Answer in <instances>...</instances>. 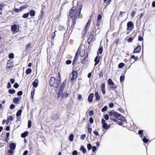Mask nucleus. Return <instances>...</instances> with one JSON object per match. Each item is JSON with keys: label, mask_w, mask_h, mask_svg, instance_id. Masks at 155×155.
<instances>
[{"label": "nucleus", "mask_w": 155, "mask_h": 155, "mask_svg": "<svg viewBox=\"0 0 155 155\" xmlns=\"http://www.w3.org/2000/svg\"><path fill=\"white\" fill-rule=\"evenodd\" d=\"M32 70L31 68H28L27 69L26 71L25 72L26 74H28L31 73Z\"/></svg>", "instance_id": "e433bc0d"}, {"label": "nucleus", "mask_w": 155, "mask_h": 155, "mask_svg": "<svg viewBox=\"0 0 155 155\" xmlns=\"http://www.w3.org/2000/svg\"><path fill=\"white\" fill-rule=\"evenodd\" d=\"M76 78H75V76H72L71 79V83H73L74 82V80L76 79Z\"/></svg>", "instance_id": "e2e57ef3"}, {"label": "nucleus", "mask_w": 155, "mask_h": 155, "mask_svg": "<svg viewBox=\"0 0 155 155\" xmlns=\"http://www.w3.org/2000/svg\"><path fill=\"white\" fill-rule=\"evenodd\" d=\"M67 79H65L62 82L61 84L60 85V87L59 89L60 90V91H63L65 87V86L66 85V84L67 83Z\"/></svg>", "instance_id": "9b49d317"}, {"label": "nucleus", "mask_w": 155, "mask_h": 155, "mask_svg": "<svg viewBox=\"0 0 155 155\" xmlns=\"http://www.w3.org/2000/svg\"><path fill=\"white\" fill-rule=\"evenodd\" d=\"M80 150H82L84 153H85L86 152V150L84 146H81V147Z\"/></svg>", "instance_id": "72a5a7b5"}, {"label": "nucleus", "mask_w": 155, "mask_h": 155, "mask_svg": "<svg viewBox=\"0 0 155 155\" xmlns=\"http://www.w3.org/2000/svg\"><path fill=\"white\" fill-rule=\"evenodd\" d=\"M107 106H104L101 109V111L103 112H104L106 111L107 109Z\"/></svg>", "instance_id": "13d9d810"}, {"label": "nucleus", "mask_w": 155, "mask_h": 155, "mask_svg": "<svg viewBox=\"0 0 155 155\" xmlns=\"http://www.w3.org/2000/svg\"><path fill=\"white\" fill-rule=\"evenodd\" d=\"M31 45V43H28L25 46V48L26 49H27L28 48H29Z\"/></svg>", "instance_id": "69168bd1"}, {"label": "nucleus", "mask_w": 155, "mask_h": 155, "mask_svg": "<svg viewBox=\"0 0 155 155\" xmlns=\"http://www.w3.org/2000/svg\"><path fill=\"white\" fill-rule=\"evenodd\" d=\"M44 14V12L42 10L40 14L39 15V16L38 17L39 18V19H42V18H43V16Z\"/></svg>", "instance_id": "bb28decb"}, {"label": "nucleus", "mask_w": 155, "mask_h": 155, "mask_svg": "<svg viewBox=\"0 0 155 155\" xmlns=\"http://www.w3.org/2000/svg\"><path fill=\"white\" fill-rule=\"evenodd\" d=\"M130 58L131 59H134V61H137L138 60V57L137 56L135 57L134 55H132L130 57Z\"/></svg>", "instance_id": "a19ab883"}, {"label": "nucleus", "mask_w": 155, "mask_h": 155, "mask_svg": "<svg viewBox=\"0 0 155 155\" xmlns=\"http://www.w3.org/2000/svg\"><path fill=\"white\" fill-rule=\"evenodd\" d=\"M79 50H78L75 54V56L72 62V64L74 66L75 65L78 58V52H79Z\"/></svg>", "instance_id": "f8f14e48"}, {"label": "nucleus", "mask_w": 155, "mask_h": 155, "mask_svg": "<svg viewBox=\"0 0 155 155\" xmlns=\"http://www.w3.org/2000/svg\"><path fill=\"white\" fill-rule=\"evenodd\" d=\"M29 15V13L28 12L26 13H25L23 15L22 17L24 18H27L28 17Z\"/></svg>", "instance_id": "de8ad7c7"}, {"label": "nucleus", "mask_w": 155, "mask_h": 155, "mask_svg": "<svg viewBox=\"0 0 155 155\" xmlns=\"http://www.w3.org/2000/svg\"><path fill=\"white\" fill-rule=\"evenodd\" d=\"M110 88L111 90H114V91H115L117 88V87L115 84L114 85H112L111 86H110Z\"/></svg>", "instance_id": "4c0bfd02"}, {"label": "nucleus", "mask_w": 155, "mask_h": 155, "mask_svg": "<svg viewBox=\"0 0 155 155\" xmlns=\"http://www.w3.org/2000/svg\"><path fill=\"white\" fill-rule=\"evenodd\" d=\"M104 118L105 120H107L109 119V115L107 114H106L104 116Z\"/></svg>", "instance_id": "680f3d73"}, {"label": "nucleus", "mask_w": 155, "mask_h": 155, "mask_svg": "<svg viewBox=\"0 0 155 155\" xmlns=\"http://www.w3.org/2000/svg\"><path fill=\"white\" fill-rule=\"evenodd\" d=\"M9 147L10 149L14 150L15 148L16 145L14 143H11L10 144Z\"/></svg>", "instance_id": "b1692460"}, {"label": "nucleus", "mask_w": 155, "mask_h": 155, "mask_svg": "<svg viewBox=\"0 0 155 155\" xmlns=\"http://www.w3.org/2000/svg\"><path fill=\"white\" fill-rule=\"evenodd\" d=\"M61 82L54 77H51L49 80V84L50 86L57 88L59 87Z\"/></svg>", "instance_id": "7ed1b4c3"}, {"label": "nucleus", "mask_w": 155, "mask_h": 155, "mask_svg": "<svg viewBox=\"0 0 155 155\" xmlns=\"http://www.w3.org/2000/svg\"><path fill=\"white\" fill-rule=\"evenodd\" d=\"M104 74V72L102 71H101L100 73L99 74V78H103V75Z\"/></svg>", "instance_id": "c03bdc74"}, {"label": "nucleus", "mask_w": 155, "mask_h": 155, "mask_svg": "<svg viewBox=\"0 0 155 155\" xmlns=\"http://www.w3.org/2000/svg\"><path fill=\"white\" fill-rule=\"evenodd\" d=\"M57 79L61 82V76L59 72L58 73Z\"/></svg>", "instance_id": "5fc2aeb1"}, {"label": "nucleus", "mask_w": 155, "mask_h": 155, "mask_svg": "<svg viewBox=\"0 0 155 155\" xmlns=\"http://www.w3.org/2000/svg\"><path fill=\"white\" fill-rule=\"evenodd\" d=\"M19 99L18 98L15 97L13 99V102L15 104H18L19 102Z\"/></svg>", "instance_id": "cd10ccee"}, {"label": "nucleus", "mask_w": 155, "mask_h": 155, "mask_svg": "<svg viewBox=\"0 0 155 155\" xmlns=\"http://www.w3.org/2000/svg\"><path fill=\"white\" fill-rule=\"evenodd\" d=\"M17 29L18 27L16 24L13 25L11 26V30L13 32H17Z\"/></svg>", "instance_id": "a211bd4d"}, {"label": "nucleus", "mask_w": 155, "mask_h": 155, "mask_svg": "<svg viewBox=\"0 0 155 155\" xmlns=\"http://www.w3.org/2000/svg\"><path fill=\"white\" fill-rule=\"evenodd\" d=\"M14 11L15 12H21L20 10V8L19 9H18L16 8H14Z\"/></svg>", "instance_id": "338daca9"}, {"label": "nucleus", "mask_w": 155, "mask_h": 155, "mask_svg": "<svg viewBox=\"0 0 155 155\" xmlns=\"http://www.w3.org/2000/svg\"><path fill=\"white\" fill-rule=\"evenodd\" d=\"M31 126V120H29L28 122V128H30Z\"/></svg>", "instance_id": "6e6d98bb"}, {"label": "nucleus", "mask_w": 155, "mask_h": 155, "mask_svg": "<svg viewBox=\"0 0 155 155\" xmlns=\"http://www.w3.org/2000/svg\"><path fill=\"white\" fill-rule=\"evenodd\" d=\"M88 53H87L86 55L82 60L81 63L83 64H85L88 61Z\"/></svg>", "instance_id": "ddd939ff"}, {"label": "nucleus", "mask_w": 155, "mask_h": 155, "mask_svg": "<svg viewBox=\"0 0 155 155\" xmlns=\"http://www.w3.org/2000/svg\"><path fill=\"white\" fill-rule=\"evenodd\" d=\"M13 116L10 115L8 117L7 119L9 120V121H12L13 120Z\"/></svg>", "instance_id": "09e8293b"}, {"label": "nucleus", "mask_w": 155, "mask_h": 155, "mask_svg": "<svg viewBox=\"0 0 155 155\" xmlns=\"http://www.w3.org/2000/svg\"><path fill=\"white\" fill-rule=\"evenodd\" d=\"M63 91H61L60 89H59L58 92L57 94V98H59L61 96Z\"/></svg>", "instance_id": "2f4dec72"}, {"label": "nucleus", "mask_w": 155, "mask_h": 155, "mask_svg": "<svg viewBox=\"0 0 155 155\" xmlns=\"http://www.w3.org/2000/svg\"><path fill=\"white\" fill-rule=\"evenodd\" d=\"M100 58L101 57L99 56L98 53V52H97V55L96 57L94 60V61L95 62L94 64L95 66L98 64L99 62Z\"/></svg>", "instance_id": "dca6fc26"}, {"label": "nucleus", "mask_w": 155, "mask_h": 155, "mask_svg": "<svg viewBox=\"0 0 155 155\" xmlns=\"http://www.w3.org/2000/svg\"><path fill=\"white\" fill-rule=\"evenodd\" d=\"M14 150L12 149H10L8 150L7 155H12L13 153Z\"/></svg>", "instance_id": "a18cd8bd"}, {"label": "nucleus", "mask_w": 155, "mask_h": 155, "mask_svg": "<svg viewBox=\"0 0 155 155\" xmlns=\"http://www.w3.org/2000/svg\"><path fill=\"white\" fill-rule=\"evenodd\" d=\"M22 112V110H21L20 109L18 110V111L17 112L16 115L17 117H19L20 116Z\"/></svg>", "instance_id": "7c9ffc66"}, {"label": "nucleus", "mask_w": 155, "mask_h": 155, "mask_svg": "<svg viewBox=\"0 0 155 155\" xmlns=\"http://www.w3.org/2000/svg\"><path fill=\"white\" fill-rule=\"evenodd\" d=\"M72 63V61L71 60H67L66 61V64L68 65Z\"/></svg>", "instance_id": "0e129e2a"}, {"label": "nucleus", "mask_w": 155, "mask_h": 155, "mask_svg": "<svg viewBox=\"0 0 155 155\" xmlns=\"http://www.w3.org/2000/svg\"><path fill=\"white\" fill-rule=\"evenodd\" d=\"M72 76H75V78H77L78 76V73L77 71H73L72 72Z\"/></svg>", "instance_id": "473e14b6"}, {"label": "nucleus", "mask_w": 155, "mask_h": 155, "mask_svg": "<svg viewBox=\"0 0 155 155\" xmlns=\"http://www.w3.org/2000/svg\"><path fill=\"white\" fill-rule=\"evenodd\" d=\"M35 89H34L33 90H32L31 92V97L33 99L34 96L35 94Z\"/></svg>", "instance_id": "603ef678"}, {"label": "nucleus", "mask_w": 155, "mask_h": 155, "mask_svg": "<svg viewBox=\"0 0 155 155\" xmlns=\"http://www.w3.org/2000/svg\"><path fill=\"white\" fill-rule=\"evenodd\" d=\"M19 84L17 83H15L13 87L14 88H17L18 87Z\"/></svg>", "instance_id": "774afa93"}, {"label": "nucleus", "mask_w": 155, "mask_h": 155, "mask_svg": "<svg viewBox=\"0 0 155 155\" xmlns=\"http://www.w3.org/2000/svg\"><path fill=\"white\" fill-rule=\"evenodd\" d=\"M28 7V6L27 5H23L20 8V10L21 11L24 10V9L27 8Z\"/></svg>", "instance_id": "c9c22d12"}, {"label": "nucleus", "mask_w": 155, "mask_h": 155, "mask_svg": "<svg viewBox=\"0 0 155 155\" xmlns=\"http://www.w3.org/2000/svg\"><path fill=\"white\" fill-rule=\"evenodd\" d=\"M124 66V63H120L118 65V68H123Z\"/></svg>", "instance_id": "79ce46f5"}, {"label": "nucleus", "mask_w": 155, "mask_h": 155, "mask_svg": "<svg viewBox=\"0 0 155 155\" xmlns=\"http://www.w3.org/2000/svg\"><path fill=\"white\" fill-rule=\"evenodd\" d=\"M94 96V94L93 93H91L88 96V101L91 103L93 101V98Z\"/></svg>", "instance_id": "6ab92c4d"}, {"label": "nucleus", "mask_w": 155, "mask_h": 155, "mask_svg": "<svg viewBox=\"0 0 155 155\" xmlns=\"http://www.w3.org/2000/svg\"><path fill=\"white\" fill-rule=\"evenodd\" d=\"M102 19V16L100 14H99L97 16V22L96 26H95L94 29H95V33H97V34H98L100 31H97V30L99 29V27L101 23V20Z\"/></svg>", "instance_id": "20e7f679"}, {"label": "nucleus", "mask_w": 155, "mask_h": 155, "mask_svg": "<svg viewBox=\"0 0 155 155\" xmlns=\"http://www.w3.org/2000/svg\"><path fill=\"white\" fill-rule=\"evenodd\" d=\"M78 50H79L78 53L81 57H84L85 54V51L84 49L80 48V47Z\"/></svg>", "instance_id": "2eb2a0df"}, {"label": "nucleus", "mask_w": 155, "mask_h": 155, "mask_svg": "<svg viewBox=\"0 0 155 155\" xmlns=\"http://www.w3.org/2000/svg\"><path fill=\"white\" fill-rule=\"evenodd\" d=\"M108 84L110 85H115L114 82L112 81V79L110 78H109L108 80Z\"/></svg>", "instance_id": "a878e982"}, {"label": "nucleus", "mask_w": 155, "mask_h": 155, "mask_svg": "<svg viewBox=\"0 0 155 155\" xmlns=\"http://www.w3.org/2000/svg\"><path fill=\"white\" fill-rule=\"evenodd\" d=\"M105 84L104 83H102L101 84V91L103 95H104L106 93L105 90Z\"/></svg>", "instance_id": "4468645a"}, {"label": "nucleus", "mask_w": 155, "mask_h": 155, "mask_svg": "<svg viewBox=\"0 0 155 155\" xmlns=\"http://www.w3.org/2000/svg\"><path fill=\"white\" fill-rule=\"evenodd\" d=\"M87 148L89 150H90L92 148V146L91 144L90 143H88L87 144Z\"/></svg>", "instance_id": "bf43d9fd"}, {"label": "nucleus", "mask_w": 155, "mask_h": 155, "mask_svg": "<svg viewBox=\"0 0 155 155\" xmlns=\"http://www.w3.org/2000/svg\"><path fill=\"white\" fill-rule=\"evenodd\" d=\"M14 67L13 62L10 60H8L7 62L6 69L8 70H11Z\"/></svg>", "instance_id": "423d86ee"}, {"label": "nucleus", "mask_w": 155, "mask_h": 155, "mask_svg": "<svg viewBox=\"0 0 155 155\" xmlns=\"http://www.w3.org/2000/svg\"><path fill=\"white\" fill-rule=\"evenodd\" d=\"M103 52V48L101 47H100L99 48L98 50V52H97L99 54H101Z\"/></svg>", "instance_id": "58836bf2"}, {"label": "nucleus", "mask_w": 155, "mask_h": 155, "mask_svg": "<svg viewBox=\"0 0 155 155\" xmlns=\"http://www.w3.org/2000/svg\"><path fill=\"white\" fill-rule=\"evenodd\" d=\"M8 91L9 94H12L15 93V91L14 89H10Z\"/></svg>", "instance_id": "49530a36"}, {"label": "nucleus", "mask_w": 155, "mask_h": 155, "mask_svg": "<svg viewBox=\"0 0 155 155\" xmlns=\"http://www.w3.org/2000/svg\"><path fill=\"white\" fill-rule=\"evenodd\" d=\"M125 79V76L121 75L120 77V82H123Z\"/></svg>", "instance_id": "3c124183"}, {"label": "nucleus", "mask_w": 155, "mask_h": 155, "mask_svg": "<svg viewBox=\"0 0 155 155\" xmlns=\"http://www.w3.org/2000/svg\"><path fill=\"white\" fill-rule=\"evenodd\" d=\"M56 32V31L55 30V31L54 32H53V33H52L51 34V38L52 40L55 37V33Z\"/></svg>", "instance_id": "864d4df0"}, {"label": "nucleus", "mask_w": 155, "mask_h": 155, "mask_svg": "<svg viewBox=\"0 0 155 155\" xmlns=\"http://www.w3.org/2000/svg\"><path fill=\"white\" fill-rule=\"evenodd\" d=\"M109 115L110 117V119L115 122H118V121L115 118L121 120L122 121H125V119L123 116L120 114L118 113L117 112L114 110L110 111L109 112Z\"/></svg>", "instance_id": "f03ea898"}, {"label": "nucleus", "mask_w": 155, "mask_h": 155, "mask_svg": "<svg viewBox=\"0 0 155 155\" xmlns=\"http://www.w3.org/2000/svg\"><path fill=\"white\" fill-rule=\"evenodd\" d=\"M141 50V46L138 45L134 49L133 52L134 53H138L140 52Z\"/></svg>", "instance_id": "f3484780"}, {"label": "nucleus", "mask_w": 155, "mask_h": 155, "mask_svg": "<svg viewBox=\"0 0 155 155\" xmlns=\"http://www.w3.org/2000/svg\"><path fill=\"white\" fill-rule=\"evenodd\" d=\"M95 33V31H94V29L93 31H92L90 32V35L88 38V39L87 40V42L88 44L90 45L91 41H92L93 38V35Z\"/></svg>", "instance_id": "1a4fd4ad"}, {"label": "nucleus", "mask_w": 155, "mask_h": 155, "mask_svg": "<svg viewBox=\"0 0 155 155\" xmlns=\"http://www.w3.org/2000/svg\"><path fill=\"white\" fill-rule=\"evenodd\" d=\"M138 134L140 135V137H142L143 136V131L142 130H140L138 131Z\"/></svg>", "instance_id": "37998d69"}, {"label": "nucleus", "mask_w": 155, "mask_h": 155, "mask_svg": "<svg viewBox=\"0 0 155 155\" xmlns=\"http://www.w3.org/2000/svg\"><path fill=\"white\" fill-rule=\"evenodd\" d=\"M101 124L102 125V127L105 130H107L110 128V125H107V123H106L105 120L103 119L101 120Z\"/></svg>", "instance_id": "6e6552de"}, {"label": "nucleus", "mask_w": 155, "mask_h": 155, "mask_svg": "<svg viewBox=\"0 0 155 155\" xmlns=\"http://www.w3.org/2000/svg\"><path fill=\"white\" fill-rule=\"evenodd\" d=\"M29 14L32 17L35 16V12L34 10H31L29 12Z\"/></svg>", "instance_id": "c756f323"}, {"label": "nucleus", "mask_w": 155, "mask_h": 155, "mask_svg": "<svg viewBox=\"0 0 155 155\" xmlns=\"http://www.w3.org/2000/svg\"><path fill=\"white\" fill-rule=\"evenodd\" d=\"M74 136L73 134H71L69 137V139L70 141H72L73 140Z\"/></svg>", "instance_id": "f704fd0d"}, {"label": "nucleus", "mask_w": 155, "mask_h": 155, "mask_svg": "<svg viewBox=\"0 0 155 155\" xmlns=\"http://www.w3.org/2000/svg\"><path fill=\"white\" fill-rule=\"evenodd\" d=\"M72 19L71 20V28L70 29H69V31H70V33H71V32H72L73 29L74 28L75 25L76 23V19Z\"/></svg>", "instance_id": "0eeeda50"}, {"label": "nucleus", "mask_w": 155, "mask_h": 155, "mask_svg": "<svg viewBox=\"0 0 155 155\" xmlns=\"http://www.w3.org/2000/svg\"><path fill=\"white\" fill-rule=\"evenodd\" d=\"M33 87H36L38 85V81L37 79H35L32 83Z\"/></svg>", "instance_id": "4be33fe9"}, {"label": "nucleus", "mask_w": 155, "mask_h": 155, "mask_svg": "<svg viewBox=\"0 0 155 155\" xmlns=\"http://www.w3.org/2000/svg\"><path fill=\"white\" fill-rule=\"evenodd\" d=\"M132 34L134 35V36H132V37H130L127 40V41L129 42H132L133 39L136 36V34L135 33H133Z\"/></svg>", "instance_id": "aec40b11"}, {"label": "nucleus", "mask_w": 155, "mask_h": 155, "mask_svg": "<svg viewBox=\"0 0 155 155\" xmlns=\"http://www.w3.org/2000/svg\"><path fill=\"white\" fill-rule=\"evenodd\" d=\"M69 95V93H62L61 97L62 98H64V97H67Z\"/></svg>", "instance_id": "c85d7f7f"}, {"label": "nucleus", "mask_w": 155, "mask_h": 155, "mask_svg": "<svg viewBox=\"0 0 155 155\" xmlns=\"http://www.w3.org/2000/svg\"><path fill=\"white\" fill-rule=\"evenodd\" d=\"M86 135L85 134H83L81 136V139L82 140H84L85 138Z\"/></svg>", "instance_id": "052dcab7"}, {"label": "nucleus", "mask_w": 155, "mask_h": 155, "mask_svg": "<svg viewBox=\"0 0 155 155\" xmlns=\"http://www.w3.org/2000/svg\"><path fill=\"white\" fill-rule=\"evenodd\" d=\"M142 140L143 142L144 143H147L148 142L149 140L148 139H147L146 137H144L142 139Z\"/></svg>", "instance_id": "ea45409f"}, {"label": "nucleus", "mask_w": 155, "mask_h": 155, "mask_svg": "<svg viewBox=\"0 0 155 155\" xmlns=\"http://www.w3.org/2000/svg\"><path fill=\"white\" fill-rule=\"evenodd\" d=\"M82 8L81 5L79 6L77 9L75 6H73L69 11V15L71 18L76 19L79 18Z\"/></svg>", "instance_id": "f257e3e1"}, {"label": "nucleus", "mask_w": 155, "mask_h": 155, "mask_svg": "<svg viewBox=\"0 0 155 155\" xmlns=\"http://www.w3.org/2000/svg\"><path fill=\"white\" fill-rule=\"evenodd\" d=\"M94 114V112L92 110H91L88 113L89 115L90 116H92Z\"/></svg>", "instance_id": "4d7b16f0"}, {"label": "nucleus", "mask_w": 155, "mask_h": 155, "mask_svg": "<svg viewBox=\"0 0 155 155\" xmlns=\"http://www.w3.org/2000/svg\"><path fill=\"white\" fill-rule=\"evenodd\" d=\"M91 22V20L90 19L86 24V26L84 28L82 31V34H83V37L86 34L87 32V30L89 28Z\"/></svg>", "instance_id": "39448f33"}, {"label": "nucleus", "mask_w": 155, "mask_h": 155, "mask_svg": "<svg viewBox=\"0 0 155 155\" xmlns=\"http://www.w3.org/2000/svg\"><path fill=\"white\" fill-rule=\"evenodd\" d=\"M14 55L13 53H10L8 55V57L10 59H12L14 58Z\"/></svg>", "instance_id": "8fccbe9b"}, {"label": "nucleus", "mask_w": 155, "mask_h": 155, "mask_svg": "<svg viewBox=\"0 0 155 155\" xmlns=\"http://www.w3.org/2000/svg\"><path fill=\"white\" fill-rule=\"evenodd\" d=\"M127 30H131L134 27L133 23L132 21H129L127 24Z\"/></svg>", "instance_id": "9d476101"}, {"label": "nucleus", "mask_w": 155, "mask_h": 155, "mask_svg": "<svg viewBox=\"0 0 155 155\" xmlns=\"http://www.w3.org/2000/svg\"><path fill=\"white\" fill-rule=\"evenodd\" d=\"M95 96L96 98V100L97 101H99L101 98V97L99 95L98 93L97 92H96L95 94Z\"/></svg>", "instance_id": "412c9836"}, {"label": "nucleus", "mask_w": 155, "mask_h": 155, "mask_svg": "<svg viewBox=\"0 0 155 155\" xmlns=\"http://www.w3.org/2000/svg\"><path fill=\"white\" fill-rule=\"evenodd\" d=\"M69 32L70 31H68V33H67V31H66V32L64 33V38L67 39L69 38L70 35L71 34L70 32L69 33Z\"/></svg>", "instance_id": "5701e85b"}, {"label": "nucleus", "mask_w": 155, "mask_h": 155, "mask_svg": "<svg viewBox=\"0 0 155 155\" xmlns=\"http://www.w3.org/2000/svg\"><path fill=\"white\" fill-rule=\"evenodd\" d=\"M28 131H26L24 133H23L21 134V136L22 137L25 138L28 135Z\"/></svg>", "instance_id": "393cba45"}]
</instances>
